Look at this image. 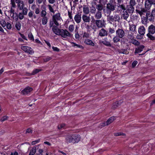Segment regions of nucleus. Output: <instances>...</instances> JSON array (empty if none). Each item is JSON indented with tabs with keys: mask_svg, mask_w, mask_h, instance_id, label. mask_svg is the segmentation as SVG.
Listing matches in <instances>:
<instances>
[{
	"mask_svg": "<svg viewBox=\"0 0 155 155\" xmlns=\"http://www.w3.org/2000/svg\"><path fill=\"white\" fill-rule=\"evenodd\" d=\"M61 20H62V18L61 16V14L59 12L53 15L51 19L49 21L50 28H51L54 24L56 26H59V22L61 21Z\"/></svg>",
	"mask_w": 155,
	"mask_h": 155,
	"instance_id": "nucleus-1",
	"label": "nucleus"
},
{
	"mask_svg": "<svg viewBox=\"0 0 155 155\" xmlns=\"http://www.w3.org/2000/svg\"><path fill=\"white\" fill-rule=\"evenodd\" d=\"M60 32L58 35L61 36L64 38H71V34L67 30L64 29H61Z\"/></svg>",
	"mask_w": 155,
	"mask_h": 155,
	"instance_id": "nucleus-2",
	"label": "nucleus"
},
{
	"mask_svg": "<svg viewBox=\"0 0 155 155\" xmlns=\"http://www.w3.org/2000/svg\"><path fill=\"white\" fill-rule=\"evenodd\" d=\"M33 88L29 86L26 87L23 90H20L19 93L23 95H28L30 94V93L33 91Z\"/></svg>",
	"mask_w": 155,
	"mask_h": 155,
	"instance_id": "nucleus-3",
	"label": "nucleus"
},
{
	"mask_svg": "<svg viewBox=\"0 0 155 155\" xmlns=\"http://www.w3.org/2000/svg\"><path fill=\"white\" fill-rule=\"evenodd\" d=\"M95 24L98 28L105 26V21L104 20H96Z\"/></svg>",
	"mask_w": 155,
	"mask_h": 155,
	"instance_id": "nucleus-4",
	"label": "nucleus"
},
{
	"mask_svg": "<svg viewBox=\"0 0 155 155\" xmlns=\"http://www.w3.org/2000/svg\"><path fill=\"white\" fill-rule=\"evenodd\" d=\"M116 35L120 37L121 38H123L125 35V33L124 30L121 28H118L116 31Z\"/></svg>",
	"mask_w": 155,
	"mask_h": 155,
	"instance_id": "nucleus-5",
	"label": "nucleus"
},
{
	"mask_svg": "<svg viewBox=\"0 0 155 155\" xmlns=\"http://www.w3.org/2000/svg\"><path fill=\"white\" fill-rule=\"evenodd\" d=\"M21 49L26 53L32 54L34 53V51L31 48L28 46H23L21 47Z\"/></svg>",
	"mask_w": 155,
	"mask_h": 155,
	"instance_id": "nucleus-6",
	"label": "nucleus"
},
{
	"mask_svg": "<svg viewBox=\"0 0 155 155\" xmlns=\"http://www.w3.org/2000/svg\"><path fill=\"white\" fill-rule=\"evenodd\" d=\"M114 120V117H110L107 121L106 122L102 123L100 124L101 127H104L106 125H108L112 123Z\"/></svg>",
	"mask_w": 155,
	"mask_h": 155,
	"instance_id": "nucleus-7",
	"label": "nucleus"
},
{
	"mask_svg": "<svg viewBox=\"0 0 155 155\" xmlns=\"http://www.w3.org/2000/svg\"><path fill=\"white\" fill-rule=\"evenodd\" d=\"M129 16V15L127 11H126V10L123 11L121 15V18H122L129 22L130 21L128 20Z\"/></svg>",
	"mask_w": 155,
	"mask_h": 155,
	"instance_id": "nucleus-8",
	"label": "nucleus"
},
{
	"mask_svg": "<svg viewBox=\"0 0 155 155\" xmlns=\"http://www.w3.org/2000/svg\"><path fill=\"white\" fill-rule=\"evenodd\" d=\"M72 136L73 140V142H72V143H78L80 140V137L79 135L77 134H72Z\"/></svg>",
	"mask_w": 155,
	"mask_h": 155,
	"instance_id": "nucleus-9",
	"label": "nucleus"
},
{
	"mask_svg": "<svg viewBox=\"0 0 155 155\" xmlns=\"http://www.w3.org/2000/svg\"><path fill=\"white\" fill-rule=\"evenodd\" d=\"M113 1V0H110V2L107 3L106 5V8L110 9L112 11H114L115 10L116 6L115 5L112 3Z\"/></svg>",
	"mask_w": 155,
	"mask_h": 155,
	"instance_id": "nucleus-10",
	"label": "nucleus"
},
{
	"mask_svg": "<svg viewBox=\"0 0 155 155\" xmlns=\"http://www.w3.org/2000/svg\"><path fill=\"white\" fill-rule=\"evenodd\" d=\"M81 14L79 13H78L75 15L74 19L77 23L79 24L81 21Z\"/></svg>",
	"mask_w": 155,
	"mask_h": 155,
	"instance_id": "nucleus-11",
	"label": "nucleus"
},
{
	"mask_svg": "<svg viewBox=\"0 0 155 155\" xmlns=\"http://www.w3.org/2000/svg\"><path fill=\"white\" fill-rule=\"evenodd\" d=\"M117 12H121L122 10H126L125 5L123 4H117Z\"/></svg>",
	"mask_w": 155,
	"mask_h": 155,
	"instance_id": "nucleus-12",
	"label": "nucleus"
},
{
	"mask_svg": "<svg viewBox=\"0 0 155 155\" xmlns=\"http://www.w3.org/2000/svg\"><path fill=\"white\" fill-rule=\"evenodd\" d=\"M58 26L56 25H53V26L51 27H52V30L53 32L56 35H59V34L60 33V31L61 30V29H59L57 27Z\"/></svg>",
	"mask_w": 155,
	"mask_h": 155,
	"instance_id": "nucleus-13",
	"label": "nucleus"
},
{
	"mask_svg": "<svg viewBox=\"0 0 155 155\" xmlns=\"http://www.w3.org/2000/svg\"><path fill=\"white\" fill-rule=\"evenodd\" d=\"M82 18L84 23H89L91 21V18L89 16L84 14L82 16Z\"/></svg>",
	"mask_w": 155,
	"mask_h": 155,
	"instance_id": "nucleus-14",
	"label": "nucleus"
},
{
	"mask_svg": "<svg viewBox=\"0 0 155 155\" xmlns=\"http://www.w3.org/2000/svg\"><path fill=\"white\" fill-rule=\"evenodd\" d=\"M99 35L101 37L106 36L108 35V31L104 28H102L99 30Z\"/></svg>",
	"mask_w": 155,
	"mask_h": 155,
	"instance_id": "nucleus-15",
	"label": "nucleus"
},
{
	"mask_svg": "<svg viewBox=\"0 0 155 155\" xmlns=\"http://www.w3.org/2000/svg\"><path fill=\"white\" fill-rule=\"evenodd\" d=\"M148 33L154 34L155 33V26L153 25H151L148 28Z\"/></svg>",
	"mask_w": 155,
	"mask_h": 155,
	"instance_id": "nucleus-16",
	"label": "nucleus"
},
{
	"mask_svg": "<svg viewBox=\"0 0 155 155\" xmlns=\"http://www.w3.org/2000/svg\"><path fill=\"white\" fill-rule=\"evenodd\" d=\"M136 11L137 13H138L141 16L143 15V13H145L146 12L147 10H146L144 8H137Z\"/></svg>",
	"mask_w": 155,
	"mask_h": 155,
	"instance_id": "nucleus-17",
	"label": "nucleus"
},
{
	"mask_svg": "<svg viewBox=\"0 0 155 155\" xmlns=\"http://www.w3.org/2000/svg\"><path fill=\"white\" fill-rule=\"evenodd\" d=\"M65 142L67 143H72L73 142L72 134H68L65 137Z\"/></svg>",
	"mask_w": 155,
	"mask_h": 155,
	"instance_id": "nucleus-18",
	"label": "nucleus"
},
{
	"mask_svg": "<svg viewBox=\"0 0 155 155\" xmlns=\"http://www.w3.org/2000/svg\"><path fill=\"white\" fill-rule=\"evenodd\" d=\"M138 32L141 35H144L145 32V29L143 26L140 27L138 29Z\"/></svg>",
	"mask_w": 155,
	"mask_h": 155,
	"instance_id": "nucleus-19",
	"label": "nucleus"
},
{
	"mask_svg": "<svg viewBox=\"0 0 155 155\" xmlns=\"http://www.w3.org/2000/svg\"><path fill=\"white\" fill-rule=\"evenodd\" d=\"M134 10V6L128 5L127 7V11L129 13H133Z\"/></svg>",
	"mask_w": 155,
	"mask_h": 155,
	"instance_id": "nucleus-20",
	"label": "nucleus"
},
{
	"mask_svg": "<svg viewBox=\"0 0 155 155\" xmlns=\"http://www.w3.org/2000/svg\"><path fill=\"white\" fill-rule=\"evenodd\" d=\"M83 11L84 14L87 15L90 12L89 8L88 6L87 5H84L83 6Z\"/></svg>",
	"mask_w": 155,
	"mask_h": 155,
	"instance_id": "nucleus-21",
	"label": "nucleus"
},
{
	"mask_svg": "<svg viewBox=\"0 0 155 155\" xmlns=\"http://www.w3.org/2000/svg\"><path fill=\"white\" fill-rule=\"evenodd\" d=\"M84 43L86 44L92 46H94L95 44L92 41L89 39H86L84 41Z\"/></svg>",
	"mask_w": 155,
	"mask_h": 155,
	"instance_id": "nucleus-22",
	"label": "nucleus"
},
{
	"mask_svg": "<svg viewBox=\"0 0 155 155\" xmlns=\"http://www.w3.org/2000/svg\"><path fill=\"white\" fill-rule=\"evenodd\" d=\"M17 8L19 10H22L24 8V4L23 1H22L20 2L17 3Z\"/></svg>",
	"mask_w": 155,
	"mask_h": 155,
	"instance_id": "nucleus-23",
	"label": "nucleus"
},
{
	"mask_svg": "<svg viewBox=\"0 0 155 155\" xmlns=\"http://www.w3.org/2000/svg\"><path fill=\"white\" fill-rule=\"evenodd\" d=\"M94 14V17L96 20L100 19L102 17V12L97 11Z\"/></svg>",
	"mask_w": 155,
	"mask_h": 155,
	"instance_id": "nucleus-24",
	"label": "nucleus"
},
{
	"mask_svg": "<svg viewBox=\"0 0 155 155\" xmlns=\"http://www.w3.org/2000/svg\"><path fill=\"white\" fill-rule=\"evenodd\" d=\"M152 14H150L149 13H147L146 14V16L147 19L150 21H153L154 19V16Z\"/></svg>",
	"mask_w": 155,
	"mask_h": 155,
	"instance_id": "nucleus-25",
	"label": "nucleus"
},
{
	"mask_svg": "<svg viewBox=\"0 0 155 155\" xmlns=\"http://www.w3.org/2000/svg\"><path fill=\"white\" fill-rule=\"evenodd\" d=\"M130 30L131 31L132 34H134L135 32H136V26L133 24L130 25Z\"/></svg>",
	"mask_w": 155,
	"mask_h": 155,
	"instance_id": "nucleus-26",
	"label": "nucleus"
},
{
	"mask_svg": "<svg viewBox=\"0 0 155 155\" xmlns=\"http://www.w3.org/2000/svg\"><path fill=\"white\" fill-rule=\"evenodd\" d=\"M107 21L110 24H112L114 21V17L113 15H107Z\"/></svg>",
	"mask_w": 155,
	"mask_h": 155,
	"instance_id": "nucleus-27",
	"label": "nucleus"
},
{
	"mask_svg": "<svg viewBox=\"0 0 155 155\" xmlns=\"http://www.w3.org/2000/svg\"><path fill=\"white\" fill-rule=\"evenodd\" d=\"M144 48L143 45H140L137 48H136L135 50V53H138L141 52L143 50V49Z\"/></svg>",
	"mask_w": 155,
	"mask_h": 155,
	"instance_id": "nucleus-28",
	"label": "nucleus"
},
{
	"mask_svg": "<svg viewBox=\"0 0 155 155\" xmlns=\"http://www.w3.org/2000/svg\"><path fill=\"white\" fill-rule=\"evenodd\" d=\"M10 16L11 18L13 19V20L16 21H18V14L16 12L10 14Z\"/></svg>",
	"mask_w": 155,
	"mask_h": 155,
	"instance_id": "nucleus-29",
	"label": "nucleus"
},
{
	"mask_svg": "<svg viewBox=\"0 0 155 155\" xmlns=\"http://www.w3.org/2000/svg\"><path fill=\"white\" fill-rule=\"evenodd\" d=\"M123 101L121 100H120L119 101H117L113 103V106H112V108L113 109H115L117 107L120 105L121 103Z\"/></svg>",
	"mask_w": 155,
	"mask_h": 155,
	"instance_id": "nucleus-30",
	"label": "nucleus"
},
{
	"mask_svg": "<svg viewBox=\"0 0 155 155\" xmlns=\"http://www.w3.org/2000/svg\"><path fill=\"white\" fill-rule=\"evenodd\" d=\"M152 4L148 1H146L145 3V8L147 9H149L151 7Z\"/></svg>",
	"mask_w": 155,
	"mask_h": 155,
	"instance_id": "nucleus-31",
	"label": "nucleus"
},
{
	"mask_svg": "<svg viewBox=\"0 0 155 155\" xmlns=\"http://www.w3.org/2000/svg\"><path fill=\"white\" fill-rule=\"evenodd\" d=\"M96 8L97 10V12H102L103 9V6L101 4H97L96 5Z\"/></svg>",
	"mask_w": 155,
	"mask_h": 155,
	"instance_id": "nucleus-32",
	"label": "nucleus"
},
{
	"mask_svg": "<svg viewBox=\"0 0 155 155\" xmlns=\"http://www.w3.org/2000/svg\"><path fill=\"white\" fill-rule=\"evenodd\" d=\"M100 42L102 43L104 45L106 46H107L110 47L111 46V44H110V42H109L108 41H107L106 40L100 41Z\"/></svg>",
	"mask_w": 155,
	"mask_h": 155,
	"instance_id": "nucleus-33",
	"label": "nucleus"
},
{
	"mask_svg": "<svg viewBox=\"0 0 155 155\" xmlns=\"http://www.w3.org/2000/svg\"><path fill=\"white\" fill-rule=\"evenodd\" d=\"M120 37L117 35L115 36L113 38V41L114 43H117V42L120 41Z\"/></svg>",
	"mask_w": 155,
	"mask_h": 155,
	"instance_id": "nucleus-34",
	"label": "nucleus"
},
{
	"mask_svg": "<svg viewBox=\"0 0 155 155\" xmlns=\"http://www.w3.org/2000/svg\"><path fill=\"white\" fill-rule=\"evenodd\" d=\"M21 26V24L20 22L17 21L16 22L15 24V27L19 31L20 30Z\"/></svg>",
	"mask_w": 155,
	"mask_h": 155,
	"instance_id": "nucleus-35",
	"label": "nucleus"
},
{
	"mask_svg": "<svg viewBox=\"0 0 155 155\" xmlns=\"http://www.w3.org/2000/svg\"><path fill=\"white\" fill-rule=\"evenodd\" d=\"M114 21L116 22H119L120 18L119 15L117 14H115L114 15Z\"/></svg>",
	"mask_w": 155,
	"mask_h": 155,
	"instance_id": "nucleus-36",
	"label": "nucleus"
},
{
	"mask_svg": "<svg viewBox=\"0 0 155 155\" xmlns=\"http://www.w3.org/2000/svg\"><path fill=\"white\" fill-rule=\"evenodd\" d=\"M90 12L92 14H94L96 12V8L93 5L91 7Z\"/></svg>",
	"mask_w": 155,
	"mask_h": 155,
	"instance_id": "nucleus-37",
	"label": "nucleus"
},
{
	"mask_svg": "<svg viewBox=\"0 0 155 155\" xmlns=\"http://www.w3.org/2000/svg\"><path fill=\"white\" fill-rule=\"evenodd\" d=\"M47 14V13L46 11V8H45V9L41 11V13L40 15L41 17H47L46 16Z\"/></svg>",
	"mask_w": 155,
	"mask_h": 155,
	"instance_id": "nucleus-38",
	"label": "nucleus"
},
{
	"mask_svg": "<svg viewBox=\"0 0 155 155\" xmlns=\"http://www.w3.org/2000/svg\"><path fill=\"white\" fill-rule=\"evenodd\" d=\"M36 147H33L30 150L29 155H34L36 152Z\"/></svg>",
	"mask_w": 155,
	"mask_h": 155,
	"instance_id": "nucleus-39",
	"label": "nucleus"
},
{
	"mask_svg": "<svg viewBox=\"0 0 155 155\" xmlns=\"http://www.w3.org/2000/svg\"><path fill=\"white\" fill-rule=\"evenodd\" d=\"M68 15L69 19L70 20H72V21H73L72 12L71 10H70L69 9H68Z\"/></svg>",
	"mask_w": 155,
	"mask_h": 155,
	"instance_id": "nucleus-40",
	"label": "nucleus"
},
{
	"mask_svg": "<svg viewBox=\"0 0 155 155\" xmlns=\"http://www.w3.org/2000/svg\"><path fill=\"white\" fill-rule=\"evenodd\" d=\"M47 7L50 12L52 13L53 14L54 13L55 11L54 10L53 7L51 5H48Z\"/></svg>",
	"mask_w": 155,
	"mask_h": 155,
	"instance_id": "nucleus-41",
	"label": "nucleus"
},
{
	"mask_svg": "<svg viewBox=\"0 0 155 155\" xmlns=\"http://www.w3.org/2000/svg\"><path fill=\"white\" fill-rule=\"evenodd\" d=\"M48 19L47 17H43L42 18V24L45 25L47 24L48 22Z\"/></svg>",
	"mask_w": 155,
	"mask_h": 155,
	"instance_id": "nucleus-42",
	"label": "nucleus"
},
{
	"mask_svg": "<svg viewBox=\"0 0 155 155\" xmlns=\"http://www.w3.org/2000/svg\"><path fill=\"white\" fill-rule=\"evenodd\" d=\"M22 12H21V13L24 15H26L27 14L28 9L26 7H24L22 9Z\"/></svg>",
	"mask_w": 155,
	"mask_h": 155,
	"instance_id": "nucleus-43",
	"label": "nucleus"
},
{
	"mask_svg": "<svg viewBox=\"0 0 155 155\" xmlns=\"http://www.w3.org/2000/svg\"><path fill=\"white\" fill-rule=\"evenodd\" d=\"M6 23L4 20H2L0 21L1 25L5 29H6L5 27H6Z\"/></svg>",
	"mask_w": 155,
	"mask_h": 155,
	"instance_id": "nucleus-44",
	"label": "nucleus"
},
{
	"mask_svg": "<svg viewBox=\"0 0 155 155\" xmlns=\"http://www.w3.org/2000/svg\"><path fill=\"white\" fill-rule=\"evenodd\" d=\"M18 18H19V19L21 20L24 18V15L21 13V12H19L18 14Z\"/></svg>",
	"mask_w": 155,
	"mask_h": 155,
	"instance_id": "nucleus-45",
	"label": "nucleus"
},
{
	"mask_svg": "<svg viewBox=\"0 0 155 155\" xmlns=\"http://www.w3.org/2000/svg\"><path fill=\"white\" fill-rule=\"evenodd\" d=\"M152 34H147V37L151 40H153L155 39V37L152 35Z\"/></svg>",
	"mask_w": 155,
	"mask_h": 155,
	"instance_id": "nucleus-46",
	"label": "nucleus"
},
{
	"mask_svg": "<svg viewBox=\"0 0 155 155\" xmlns=\"http://www.w3.org/2000/svg\"><path fill=\"white\" fill-rule=\"evenodd\" d=\"M131 43L135 45H139L140 43L136 39H133L131 40Z\"/></svg>",
	"mask_w": 155,
	"mask_h": 155,
	"instance_id": "nucleus-47",
	"label": "nucleus"
},
{
	"mask_svg": "<svg viewBox=\"0 0 155 155\" xmlns=\"http://www.w3.org/2000/svg\"><path fill=\"white\" fill-rule=\"evenodd\" d=\"M43 150L41 149H39L37 153H36L35 155H43L42 153Z\"/></svg>",
	"mask_w": 155,
	"mask_h": 155,
	"instance_id": "nucleus-48",
	"label": "nucleus"
},
{
	"mask_svg": "<svg viewBox=\"0 0 155 155\" xmlns=\"http://www.w3.org/2000/svg\"><path fill=\"white\" fill-rule=\"evenodd\" d=\"M129 5L134 6L136 4L135 0H130L129 2Z\"/></svg>",
	"mask_w": 155,
	"mask_h": 155,
	"instance_id": "nucleus-49",
	"label": "nucleus"
},
{
	"mask_svg": "<svg viewBox=\"0 0 155 155\" xmlns=\"http://www.w3.org/2000/svg\"><path fill=\"white\" fill-rule=\"evenodd\" d=\"M34 14V12L30 10L28 13V16L30 18H32Z\"/></svg>",
	"mask_w": 155,
	"mask_h": 155,
	"instance_id": "nucleus-50",
	"label": "nucleus"
},
{
	"mask_svg": "<svg viewBox=\"0 0 155 155\" xmlns=\"http://www.w3.org/2000/svg\"><path fill=\"white\" fill-rule=\"evenodd\" d=\"M141 22L142 24L145 25H146L147 22V18H142Z\"/></svg>",
	"mask_w": 155,
	"mask_h": 155,
	"instance_id": "nucleus-51",
	"label": "nucleus"
},
{
	"mask_svg": "<svg viewBox=\"0 0 155 155\" xmlns=\"http://www.w3.org/2000/svg\"><path fill=\"white\" fill-rule=\"evenodd\" d=\"M74 27L73 25H70L68 28V30L71 32H72L74 30Z\"/></svg>",
	"mask_w": 155,
	"mask_h": 155,
	"instance_id": "nucleus-52",
	"label": "nucleus"
},
{
	"mask_svg": "<svg viewBox=\"0 0 155 155\" xmlns=\"http://www.w3.org/2000/svg\"><path fill=\"white\" fill-rule=\"evenodd\" d=\"M114 135L116 136H125V134L122 133V132H118L115 133H114Z\"/></svg>",
	"mask_w": 155,
	"mask_h": 155,
	"instance_id": "nucleus-53",
	"label": "nucleus"
},
{
	"mask_svg": "<svg viewBox=\"0 0 155 155\" xmlns=\"http://www.w3.org/2000/svg\"><path fill=\"white\" fill-rule=\"evenodd\" d=\"M112 11L108 8H106L105 13L107 14V15H110Z\"/></svg>",
	"mask_w": 155,
	"mask_h": 155,
	"instance_id": "nucleus-54",
	"label": "nucleus"
},
{
	"mask_svg": "<svg viewBox=\"0 0 155 155\" xmlns=\"http://www.w3.org/2000/svg\"><path fill=\"white\" fill-rule=\"evenodd\" d=\"M11 4L12 5V6L11 7H12V8H15L16 6L14 0H11Z\"/></svg>",
	"mask_w": 155,
	"mask_h": 155,
	"instance_id": "nucleus-55",
	"label": "nucleus"
},
{
	"mask_svg": "<svg viewBox=\"0 0 155 155\" xmlns=\"http://www.w3.org/2000/svg\"><path fill=\"white\" fill-rule=\"evenodd\" d=\"M41 71V70L40 69H36L33 71L32 72V74L34 75V74L38 73Z\"/></svg>",
	"mask_w": 155,
	"mask_h": 155,
	"instance_id": "nucleus-56",
	"label": "nucleus"
},
{
	"mask_svg": "<svg viewBox=\"0 0 155 155\" xmlns=\"http://www.w3.org/2000/svg\"><path fill=\"white\" fill-rule=\"evenodd\" d=\"M6 28L8 29H11L12 28V25L10 23L7 22L6 24Z\"/></svg>",
	"mask_w": 155,
	"mask_h": 155,
	"instance_id": "nucleus-57",
	"label": "nucleus"
},
{
	"mask_svg": "<svg viewBox=\"0 0 155 155\" xmlns=\"http://www.w3.org/2000/svg\"><path fill=\"white\" fill-rule=\"evenodd\" d=\"M52 59V58L50 57L47 56L43 60L44 62H46Z\"/></svg>",
	"mask_w": 155,
	"mask_h": 155,
	"instance_id": "nucleus-58",
	"label": "nucleus"
},
{
	"mask_svg": "<svg viewBox=\"0 0 155 155\" xmlns=\"http://www.w3.org/2000/svg\"><path fill=\"white\" fill-rule=\"evenodd\" d=\"M8 118V117L6 116H4L1 118L0 120L1 122H3L7 120Z\"/></svg>",
	"mask_w": 155,
	"mask_h": 155,
	"instance_id": "nucleus-59",
	"label": "nucleus"
},
{
	"mask_svg": "<svg viewBox=\"0 0 155 155\" xmlns=\"http://www.w3.org/2000/svg\"><path fill=\"white\" fill-rule=\"evenodd\" d=\"M35 13L37 14H38L40 12V9L39 8H37L35 10Z\"/></svg>",
	"mask_w": 155,
	"mask_h": 155,
	"instance_id": "nucleus-60",
	"label": "nucleus"
},
{
	"mask_svg": "<svg viewBox=\"0 0 155 155\" xmlns=\"http://www.w3.org/2000/svg\"><path fill=\"white\" fill-rule=\"evenodd\" d=\"M75 37L76 39L79 40L80 38V35L78 33H76L75 34Z\"/></svg>",
	"mask_w": 155,
	"mask_h": 155,
	"instance_id": "nucleus-61",
	"label": "nucleus"
},
{
	"mask_svg": "<svg viewBox=\"0 0 155 155\" xmlns=\"http://www.w3.org/2000/svg\"><path fill=\"white\" fill-rule=\"evenodd\" d=\"M28 37L30 40L33 41L34 40V37L31 33H29L28 35Z\"/></svg>",
	"mask_w": 155,
	"mask_h": 155,
	"instance_id": "nucleus-62",
	"label": "nucleus"
},
{
	"mask_svg": "<svg viewBox=\"0 0 155 155\" xmlns=\"http://www.w3.org/2000/svg\"><path fill=\"white\" fill-rule=\"evenodd\" d=\"M65 126L64 124H62L59 125L58 126V129H61L62 128H64Z\"/></svg>",
	"mask_w": 155,
	"mask_h": 155,
	"instance_id": "nucleus-63",
	"label": "nucleus"
},
{
	"mask_svg": "<svg viewBox=\"0 0 155 155\" xmlns=\"http://www.w3.org/2000/svg\"><path fill=\"white\" fill-rule=\"evenodd\" d=\"M115 30L114 28H110L109 29V32L111 34H113L115 32Z\"/></svg>",
	"mask_w": 155,
	"mask_h": 155,
	"instance_id": "nucleus-64",
	"label": "nucleus"
}]
</instances>
